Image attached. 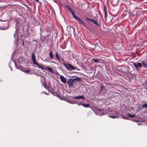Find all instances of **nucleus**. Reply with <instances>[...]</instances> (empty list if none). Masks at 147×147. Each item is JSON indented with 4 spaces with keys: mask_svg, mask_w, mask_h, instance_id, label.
<instances>
[{
    "mask_svg": "<svg viewBox=\"0 0 147 147\" xmlns=\"http://www.w3.org/2000/svg\"><path fill=\"white\" fill-rule=\"evenodd\" d=\"M81 80L80 77L76 78L74 79H69L67 81V83L69 86L73 87L77 81H80Z\"/></svg>",
    "mask_w": 147,
    "mask_h": 147,
    "instance_id": "nucleus-1",
    "label": "nucleus"
},
{
    "mask_svg": "<svg viewBox=\"0 0 147 147\" xmlns=\"http://www.w3.org/2000/svg\"><path fill=\"white\" fill-rule=\"evenodd\" d=\"M32 60L33 62V64L36 65L37 66H38L39 68H40L42 69L46 70L45 68L43 66L40 65L39 63L37 62L36 59V56L34 53H32Z\"/></svg>",
    "mask_w": 147,
    "mask_h": 147,
    "instance_id": "nucleus-2",
    "label": "nucleus"
},
{
    "mask_svg": "<svg viewBox=\"0 0 147 147\" xmlns=\"http://www.w3.org/2000/svg\"><path fill=\"white\" fill-rule=\"evenodd\" d=\"M65 8L66 11L70 12L71 13L73 17L76 16L73 5H65Z\"/></svg>",
    "mask_w": 147,
    "mask_h": 147,
    "instance_id": "nucleus-3",
    "label": "nucleus"
},
{
    "mask_svg": "<svg viewBox=\"0 0 147 147\" xmlns=\"http://www.w3.org/2000/svg\"><path fill=\"white\" fill-rule=\"evenodd\" d=\"M74 18L77 20L79 24H82L84 26L85 25V23L80 19V18L75 16L74 17Z\"/></svg>",
    "mask_w": 147,
    "mask_h": 147,
    "instance_id": "nucleus-4",
    "label": "nucleus"
},
{
    "mask_svg": "<svg viewBox=\"0 0 147 147\" xmlns=\"http://www.w3.org/2000/svg\"><path fill=\"white\" fill-rule=\"evenodd\" d=\"M65 67L67 69L71 70H74L76 69V68L73 66L69 63L67 64V65L65 64Z\"/></svg>",
    "mask_w": 147,
    "mask_h": 147,
    "instance_id": "nucleus-5",
    "label": "nucleus"
},
{
    "mask_svg": "<svg viewBox=\"0 0 147 147\" xmlns=\"http://www.w3.org/2000/svg\"><path fill=\"white\" fill-rule=\"evenodd\" d=\"M85 18L86 20H87L89 21L93 22L95 24V25L98 26H100V24H99L95 20L90 19L86 16Z\"/></svg>",
    "mask_w": 147,
    "mask_h": 147,
    "instance_id": "nucleus-6",
    "label": "nucleus"
},
{
    "mask_svg": "<svg viewBox=\"0 0 147 147\" xmlns=\"http://www.w3.org/2000/svg\"><path fill=\"white\" fill-rule=\"evenodd\" d=\"M134 67L136 68L137 70L139 69V67H141L142 66V64L140 63H134Z\"/></svg>",
    "mask_w": 147,
    "mask_h": 147,
    "instance_id": "nucleus-7",
    "label": "nucleus"
},
{
    "mask_svg": "<svg viewBox=\"0 0 147 147\" xmlns=\"http://www.w3.org/2000/svg\"><path fill=\"white\" fill-rule=\"evenodd\" d=\"M80 104H81L80 105H82L85 108L90 107V105L88 103L87 104H85L84 103L82 104V102H80Z\"/></svg>",
    "mask_w": 147,
    "mask_h": 147,
    "instance_id": "nucleus-8",
    "label": "nucleus"
},
{
    "mask_svg": "<svg viewBox=\"0 0 147 147\" xmlns=\"http://www.w3.org/2000/svg\"><path fill=\"white\" fill-rule=\"evenodd\" d=\"M118 2V0H112L111 3L113 5H116Z\"/></svg>",
    "mask_w": 147,
    "mask_h": 147,
    "instance_id": "nucleus-9",
    "label": "nucleus"
},
{
    "mask_svg": "<svg viewBox=\"0 0 147 147\" xmlns=\"http://www.w3.org/2000/svg\"><path fill=\"white\" fill-rule=\"evenodd\" d=\"M74 98L75 99H79V98H82L83 99H85V98L84 96L82 95L80 96H75L74 97Z\"/></svg>",
    "mask_w": 147,
    "mask_h": 147,
    "instance_id": "nucleus-10",
    "label": "nucleus"
},
{
    "mask_svg": "<svg viewBox=\"0 0 147 147\" xmlns=\"http://www.w3.org/2000/svg\"><path fill=\"white\" fill-rule=\"evenodd\" d=\"M46 67L51 73H54V71L51 67L47 66H46Z\"/></svg>",
    "mask_w": 147,
    "mask_h": 147,
    "instance_id": "nucleus-11",
    "label": "nucleus"
},
{
    "mask_svg": "<svg viewBox=\"0 0 147 147\" xmlns=\"http://www.w3.org/2000/svg\"><path fill=\"white\" fill-rule=\"evenodd\" d=\"M142 65H143V67L146 68L147 67V63H146V62L144 61H142Z\"/></svg>",
    "mask_w": 147,
    "mask_h": 147,
    "instance_id": "nucleus-12",
    "label": "nucleus"
},
{
    "mask_svg": "<svg viewBox=\"0 0 147 147\" xmlns=\"http://www.w3.org/2000/svg\"><path fill=\"white\" fill-rule=\"evenodd\" d=\"M127 116L130 117L131 118H135L136 117V116L135 115H132L130 114H127Z\"/></svg>",
    "mask_w": 147,
    "mask_h": 147,
    "instance_id": "nucleus-13",
    "label": "nucleus"
},
{
    "mask_svg": "<svg viewBox=\"0 0 147 147\" xmlns=\"http://www.w3.org/2000/svg\"><path fill=\"white\" fill-rule=\"evenodd\" d=\"M49 56L51 59H53V55L52 54V51H51L49 53Z\"/></svg>",
    "mask_w": 147,
    "mask_h": 147,
    "instance_id": "nucleus-14",
    "label": "nucleus"
},
{
    "mask_svg": "<svg viewBox=\"0 0 147 147\" xmlns=\"http://www.w3.org/2000/svg\"><path fill=\"white\" fill-rule=\"evenodd\" d=\"M55 56L56 58L59 60H60V58L59 57V55L58 54V53L57 52H56L55 53Z\"/></svg>",
    "mask_w": 147,
    "mask_h": 147,
    "instance_id": "nucleus-15",
    "label": "nucleus"
},
{
    "mask_svg": "<svg viewBox=\"0 0 147 147\" xmlns=\"http://www.w3.org/2000/svg\"><path fill=\"white\" fill-rule=\"evenodd\" d=\"M60 78L62 82L64 83V77L62 76H60Z\"/></svg>",
    "mask_w": 147,
    "mask_h": 147,
    "instance_id": "nucleus-16",
    "label": "nucleus"
},
{
    "mask_svg": "<svg viewBox=\"0 0 147 147\" xmlns=\"http://www.w3.org/2000/svg\"><path fill=\"white\" fill-rule=\"evenodd\" d=\"M142 108H147V104H146V103H144V104H143L142 106Z\"/></svg>",
    "mask_w": 147,
    "mask_h": 147,
    "instance_id": "nucleus-17",
    "label": "nucleus"
},
{
    "mask_svg": "<svg viewBox=\"0 0 147 147\" xmlns=\"http://www.w3.org/2000/svg\"><path fill=\"white\" fill-rule=\"evenodd\" d=\"M92 60H93V61L95 63H98L100 61L98 59H96L94 58L92 59Z\"/></svg>",
    "mask_w": 147,
    "mask_h": 147,
    "instance_id": "nucleus-18",
    "label": "nucleus"
},
{
    "mask_svg": "<svg viewBox=\"0 0 147 147\" xmlns=\"http://www.w3.org/2000/svg\"><path fill=\"white\" fill-rule=\"evenodd\" d=\"M72 29V27L70 26H67V29L68 32L70 31V29Z\"/></svg>",
    "mask_w": 147,
    "mask_h": 147,
    "instance_id": "nucleus-19",
    "label": "nucleus"
},
{
    "mask_svg": "<svg viewBox=\"0 0 147 147\" xmlns=\"http://www.w3.org/2000/svg\"><path fill=\"white\" fill-rule=\"evenodd\" d=\"M109 117L113 118H116L117 117V116L116 115H114V116H113L111 115L109 116Z\"/></svg>",
    "mask_w": 147,
    "mask_h": 147,
    "instance_id": "nucleus-20",
    "label": "nucleus"
},
{
    "mask_svg": "<svg viewBox=\"0 0 147 147\" xmlns=\"http://www.w3.org/2000/svg\"><path fill=\"white\" fill-rule=\"evenodd\" d=\"M105 20L106 21L107 19V12H105Z\"/></svg>",
    "mask_w": 147,
    "mask_h": 147,
    "instance_id": "nucleus-21",
    "label": "nucleus"
},
{
    "mask_svg": "<svg viewBox=\"0 0 147 147\" xmlns=\"http://www.w3.org/2000/svg\"><path fill=\"white\" fill-rule=\"evenodd\" d=\"M104 86L103 85H102L100 86V92L102 90V89L104 88Z\"/></svg>",
    "mask_w": 147,
    "mask_h": 147,
    "instance_id": "nucleus-22",
    "label": "nucleus"
},
{
    "mask_svg": "<svg viewBox=\"0 0 147 147\" xmlns=\"http://www.w3.org/2000/svg\"><path fill=\"white\" fill-rule=\"evenodd\" d=\"M59 97L61 99V100H64V96H61V95L60 96H59Z\"/></svg>",
    "mask_w": 147,
    "mask_h": 147,
    "instance_id": "nucleus-23",
    "label": "nucleus"
},
{
    "mask_svg": "<svg viewBox=\"0 0 147 147\" xmlns=\"http://www.w3.org/2000/svg\"><path fill=\"white\" fill-rule=\"evenodd\" d=\"M30 71V69H27V70H25L24 71V72L26 73H28L29 72V71Z\"/></svg>",
    "mask_w": 147,
    "mask_h": 147,
    "instance_id": "nucleus-24",
    "label": "nucleus"
},
{
    "mask_svg": "<svg viewBox=\"0 0 147 147\" xmlns=\"http://www.w3.org/2000/svg\"><path fill=\"white\" fill-rule=\"evenodd\" d=\"M104 10L105 12H107V9L105 6H104Z\"/></svg>",
    "mask_w": 147,
    "mask_h": 147,
    "instance_id": "nucleus-25",
    "label": "nucleus"
},
{
    "mask_svg": "<svg viewBox=\"0 0 147 147\" xmlns=\"http://www.w3.org/2000/svg\"><path fill=\"white\" fill-rule=\"evenodd\" d=\"M133 121H136V122H138V121H137V120L135 119H133Z\"/></svg>",
    "mask_w": 147,
    "mask_h": 147,
    "instance_id": "nucleus-26",
    "label": "nucleus"
},
{
    "mask_svg": "<svg viewBox=\"0 0 147 147\" xmlns=\"http://www.w3.org/2000/svg\"><path fill=\"white\" fill-rule=\"evenodd\" d=\"M35 1L38 3L39 2V1L38 0H35Z\"/></svg>",
    "mask_w": 147,
    "mask_h": 147,
    "instance_id": "nucleus-27",
    "label": "nucleus"
},
{
    "mask_svg": "<svg viewBox=\"0 0 147 147\" xmlns=\"http://www.w3.org/2000/svg\"><path fill=\"white\" fill-rule=\"evenodd\" d=\"M44 87L45 88H46V86H45V85H44Z\"/></svg>",
    "mask_w": 147,
    "mask_h": 147,
    "instance_id": "nucleus-28",
    "label": "nucleus"
},
{
    "mask_svg": "<svg viewBox=\"0 0 147 147\" xmlns=\"http://www.w3.org/2000/svg\"><path fill=\"white\" fill-rule=\"evenodd\" d=\"M65 83L66 82V79L65 78Z\"/></svg>",
    "mask_w": 147,
    "mask_h": 147,
    "instance_id": "nucleus-29",
    "label": "nucleus"
},
{
    "mask_svg": "<svg viewBox=\"0 0 147 147\" xmlns=\"http://www.w3.org/2000/svg\"><path fill=\"white\" fill-rule=\"evenodd\" d=\"M80 103H79L78 104V105H81V104H80Z\"/></svg>",
    "mask_w": 147,
    "mask_h": 147,
    "instance_id": "nucleus-30",
    "label": "nucleus"
},
{
    "mask_svg": "<svg viewBox=\"0 0 147 147\" xmlns=\"http://www.w3.org/2000/svg\"><path fill=\"white\" fill-rule=\"evenodd\" d=\"M146 61L147 63V59L146 60Z\"/></svg>",
    "mask_w": 147,
    "mask_h": 147,
    "instance_id": "nucleus-31",
    "label": "nucleus"
},
{
    "mask_svg": "<svg viewBox=\"0 0 147 147\" xmlns=\"http://www.w3.org/2000/svg\"><path fill=\"white\" fill-rule=\"evenodd\" d=\"M113 19H112V20H111L110 22H111V21Z\"/></svg>",
    "mask_w": 147,
    "mask_h": 147,
    "instance_id": "nucleus-32",
    "label": "nucleus"
},
{
    "mask_svg": "<svg viewBox=\"0 0 147 147\" xmlns=\"http://www.w3.org/2000/svg\"><path fill=\"white\" fill-rule=\"evenodd\" d=\"M23 45H24V42H23Z\"/></svg>",
    "mask_w": 147,
    "mask_h": 147,
    "instance_id": "nucleus-33",
    "label": "nucleus"
},
{
    "mask_svg": "<svg viewBox=\"0 0 147 147\" xmlns=\"http://www.w3.org/2000/svg\"><path fill=\"white\" fill-rule=\"evenodd\" d=\"M63 64L64 65V63H63Z\"/></svg>",
    "mask_w": 147,
    "mask_h": 147,
    "instance_id": "nucleus-34",
    "label": "nucleus"
},
{
    "mask_svg": "<svg viewBox=\"0 0 147 147\" xmlns=\"http://www.w3.org/2000/svg\"><path fill=\"white\" fill-rule=\"evenodd\" d=\"M124 118L125 119H126V118Z\"/></svg>",
    "mask_w": 147,
    "mask_h": 147,
    "instance_id": "nucleus-35",
    "label": "nucleus"
}]
</instances>
